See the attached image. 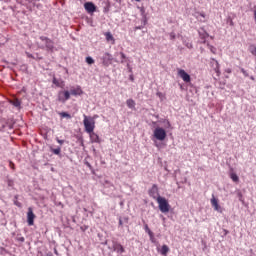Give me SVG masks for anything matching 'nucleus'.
I'll return each mask as SVG.
<instances>
[{"mask_svg": "<svg viewBox=\"0 0 256 256\" xmlns=\"http://www.w3.org/2000/svg\"><path fill=\"white\" fill-rule=\"evenodd\" d=\"M83 125L86 133H93L95 131V117L83 115Z\"/></svg>", "mask_w": 256, "mask_h": 256, "instance_id": "1", "label": "nucleus"}, {"mask_svg": "<svg viewBox=\"0 0 256 256\" xmlns=\"http://www.w3.org/2000/svg\"><path fill=\"white\" fill-rule=\"evenodd\" d=\"M156 201L158 203V207L161 213H169L171 205H169V201H167L165 197L158 196L156 198Z\"/></svg>", "mask_w": 256, "mask_h": 256, "instance_id": "2", "label": "nucleus"}, {"mask_svg": "<svg viewBox=\"0 0 256 256\" xmlns=\"http://www.w3.org/2000/svg\"><path fill=\"white\" fill-rule=\"evenodd\" d=\"M154 137L158 141H165V139L167 138V132L165 131V129L158 127L154 130Z\"/></svg>", "mask_w": 256, "mask_h": 256, "instance_id": "3", "label": "nucleus"}, {"mask_svg": "<svg viewBox=\"0 0 256 256\" xmlns=\"http://www.w3.org/2000/svg\"><path fill=\"white\" fill-rule=\"evenodd\" d=\"M71 99V93L69 90H62L58 92V101L60 103H65Z\"/></svg>", "mask_w": 256, "mask_h": 256, "instance_id": "4", "label": "nucleus"}, {"mask_svg": "<svg viewBox=\"0 0 256 256\" xmlns=\"http://www.w3.org/2000/svg\"><path fill=\"white\" fill-rule=\"evenodd\" d=\"M40 40L45 43V48L47 51H53L55 49V43L48 37L40 36Z\"/></svg>", "mask_w": 256, "mask_h": 256, "instance_id": "5", "label": "nucleus"}, {"mask_svg": "<svg viewBox=\"0 0 256 256\" xmlns=\"http://www.w3.org/2000/svg\"><path fill=\"white\" fill-rule=\"evenodd\" d=\"M101 61L104 67H109L113 63V56L109 52H106L101 57Z\"/></svg>", "mask_w": 256, "mask_h": 256, "instance_id": "6", "label": "nucleus"}, {"mask_svg": "<svg viewBox=\"0 0 256 256\" xmlns=\"http://www.w3.org/2000/svg\"><path fill=\"white\" fill-rule=\"evenodd\" d=\"M178 77L184 81V83H191V76L186 73L185 70L178 68Z\"/></svg>", "mask_w": 256, "mask_h": 256, "instance_id": "7", "label": "nucleus"}, {"mask_svg": "<svg viewBox=\"0 0 256 256\" xmlns=\"http://www.w3.org/2000/svg\"><path fill=\"white\" fill-rule=\"evenodd\" d=\"M35 213H33V208L29 207L27 212V223L31 227L35 225Z\"/></svg>", "mask_w": 256, "mask_h": 256, "instance_id": "8", "label": "nucleus"}, {"mask_svg": "<svg viewBox=\"0 0 256 256\" xmlns=\"http://www.w3.org/2000/svg\"><path fill=\"white\" fill-rule=\"evenodd\" d=\"M148 193L150 197L154 198L157 201V197H159V188L157 187V184H153Z\"/></svg>", "mask_w": 256, "mask_h": 256, "instance_id": "9", "label": "nucleus"}, {"mask_svg": "<svg viewBox=\"0 0 256 256\" xmlns=\"http://www.w3.org/2000/svg\"><path fill=\"white\" fill-rule=\"evenodd\" d=\"M84 9L87 13H95L97 11V6L93 2H86L84 4Z\"/></svg>", "mask_w": 256, "mask_h": 256, "instance_id": "10", "label": "nucleus"}, {"mask_svg": "<svg viewBox=\"0 0 256 256\" xmlns=\"http://www.w3.org/2000/svg\"><path fill=\"white\" fill-rule=\"evenodd\" d=\"M70 95H74V97H77V95H81L83 93V90L81 89V86L72 87L70 89Z\"/></svg>", "mask_w": 256, "mask_h": 256, "instance_id": "11", "label": "nucleus"}, {"mask_svg": "<svg viewBox=\"0 0 256 256\" xmlns=\"http://www.w3.org/2000/svg\"><path fill=\"white\" fill-rule=\"evenodd\" d=\"M88 134L90 135L91 143H101V138L99 137V135H97V133L91 132Z\"/></svg>", "mask_w": 256, "mask_h": 256, "instance_id": "12", "label": "nucleus"}, {"mask_svg": "<svg viewBox=\"0 0 256 256\" xmlns=\"http://www.w3.org/2000/svg\"><path fill=\"white\" fill-rule=\"evenodd\" d=\"M211 205L214 208V211H221V206H219V201L215 196L212 197L211 199Z\"/></svg>", "mask_w": 256, "mask_h": 256, "instance_id": "13", "label": "nucleus"}, {"mask_svg": "<svg viewBox=\"0 0 256 256\" xmlns=\"http://www.w3.org/2000/svg\"><path fill=\"white\" fill-rule=\"evenodd\" d=\"M211 205L214 208V211H221V206H219V201L215 196L212 197L211 199Z\"/></svg>", "mask_w": 256, "mask_h": 256, "instance_id": "14", "label": "nucleus"}, {"mask_svg": "<svg viewBox=\"0 0 256 256\" xmlns=\"http://www.w3.org/2000/svg\"><path fill=\"white\" fill-rule=\"evenodd\" d=\"M10 105H13V107H16V109H21V102L18 98H12L9 100Z\"/></svg>", "mask_w": 256, "mask_h": 256, "instance_id": "15", "label": "nucleus"}, {"mask_svg": "<svg viewBox=\"0 0 256 256\" xmlns=\"http://www.w3.org/2000/svg\"><path fill=\"white\" fill-rule=\"evenodd\" d=\"M114 251H116V253H124L125 252V248L123 247V245L116 243L114 244Z\"/></svg>", "mask_w": 256, "mask_h": 256, "instance_id": "16", "label": "nucleus"}, {"mask_svg": "<svg viewBox=\"0 0 256 256\" xmlns=\"http://www.w3.org/2000/svg\"><path fill=\"white\" fill-rule=\"evenodd\" d=\"M126 105L129 109H135V100L133 99H128L126 101Z\"/></svg>", "mask_w": 256, "mask_h": 256, "instance_id": "17", "label": "nucleus"}, {"mask_svg": "<svg viewBox=\"0 0 256 256\" xmlns=\"http://www.w3.org/2000/svg\"><path fill=\"white\" fill-rule=\"evenodd\" d=\"M161 255H167L169 253V246L163 245L160 250Z\"/></svg>", "mask_w": 256, "mask_h": 256, "instance_id": "18", "label": "nucleus"}, {"mask_svg": "<svg viewBox=\"0 0 256 256\" xmlns=\"http://www.w3.org/2000/svg\"><path fill=\"white\" fill-rule=\"evenodd\" d=\"M52 83L54 84V85H56V87H64V83L63 82H59V80H57V78H53V80H52Z\"/></svg>", "mask_w": 256, "mask_h": 256, "instance_id": "19", "label": "nucleus"}, {"mask_svg": "<svg viewBox=\"0 0 256 256\" xmlns=\"http://www.w3.org/2000/svg\"><path fill=\"white\" fill-rule=\"evenodd\" d=\"M106 41H115V38L113 37V34L111 32L105 33Z\"/></svg>", "mask_w": 256, "mask_h": 256, "instance_id": "20", "label": "nucleus"}, {"mask_svg": "<svg viewBox=\"0 0 256 256\" xmlns=\"http://www.w3.org/2000/svg\"><path fill=\"white\" fill-rule=\"evenodd\" d=\"M59 115L62 118L71 119V114H69L67 112H60Z\"/></svg>", "mask_w": 256, "mask_h": 256, "instance_id": "21", "label": "nucleus"}, {"mask_svg": "<svg viewBox=\"0 0 256 256\" xmlns=\"http://www.w3.org/2000/svg\"><path fill=\"white\" fill-rule=\"evenodd\" d=\"M230 179H232V181H234V183H238V181H239V176H237V174H235V173H232V174L230 175Z\"/></svg>", "mask_w": 256, "mask_h": 256, "instance_id": "22", "label": "nucleus"}, {"mask_svg": "<svg viewBox=\"0 0 256 256\" xmlns=\"http://www.w3.org/2000/svg\"><path fill=\"white\" fill-rule=\"evenodd\" d=\"M216 67L214 68L215 73H217V76L221 75V71L219 70V62L215 61Z\"/></svg>", "mask_w": 256, "mask_h": 256, "instance_id": "23", "label": "nucleus"}, {"mask_svg": "<svg viewBox=\"0 0 256 256\" xmlns=\"http://www.w3.org/2000/svg\"><path fill=\"white\" fill-rule=\"evenodd\" d=\"M86 63L88 65H93V63H95V60L93 58H91V56L86 57Z\"/></svg>", "mask_w": 256, "mask_h": 256, "instance_id": "24", "label": "nucleus"}, {"mask_svg": "<svg viewBox=\"0 0 256 256\" xmlns=\"http://www.w3.org/2000/svg\"><path fill=\"white\" fill-rule=\"evenodd\" d=\"M199 35H200L201 39H204V43H205V39H207V37H209V34L207 32H204V33L199 32Z\"/></svg>", "mask_w": 256, "mask_h": 256, "instance_id": "25", "label": "nucleus"}, {"mask_svg": "<svg viewBox=\"0 0 256 256\" xmlns=\"http://www.w3.org/2000/svg\"><path fill=\"white\" fill-rule=\"evenodd\" d=\"M52 153H54V155H61V149L60 148L52 149Z\"/></svg>", "mask_w": 256, "mask_h": 256, "instance_id": "26", "label": "nucleus"}, {"mask_svg": "<svg viewBox=\"0 0 256 256\" xmlns=\"http://www.w3.org/2000/svg\"><path fill=\"white\" fill-rule=\"evenodd\" d=\"M148 235H149V237H150V241H154V239H155V236H154V234H153V231H151V230H148Z\"/></svg>", "mask_w": 256, "mask_h": 256, "instance_id": "27", "label": "nucleus"}, {"mask_svg": "<svg viewBox=\"0 0 256 256\" xmlns=\"http://www.w3.org/2000/svg\"><path fill=\"white\" fill-rule=\"evenodd\" d=\"M148 235H149V237H150V241H154V239H155V236H154V234H153V231H151V230H148Z\"/></svg>", "mask_w": 256, "mask_h": 256, "instance_id": "28", "label": "nucleus"}, {"mask_svg": "<svg viewBox=\"0 0 256 256\" xmlns=\"http://www.w3.org/2000/svg\"><path fill=\"white\" fill-rule=\"evenodd\" d=\"M9 167L12 169V171H15V163H13V161L9 162Z\"/></svg>", "mask_w": 256, "mask_h": 256, "instance_id": "29", "label": "nucleus"}, {"mask_svg": "<svg viewBox=\"0 0 256 256\" xmlns=\"http://www.w3.org/2000/svg\"><path fill=\"white\" fill-rule=\"evenodd\" d=\"M241 73H243L245 77H249V73H247L244 68H241Z\"/></svg>", "mask_w": 256, "mask_h": 256, "instance_id": "30", "label": "nucleus"}, {"mask_svg": "<svg viewBox=\"0 0 256 256\" xmlns=\"http://www.w3.org/2000/svg\"><path fill=\"white\" fill-rule=\"evenodd\" d=\"M175 38H176L175 32H171L170 39L173 41V40H175Z\"/></svg>", "mask_w": 256, "mask_h": 256, "instance_id": "31", "label": "nucleus"}, {"mask_svg": "<svg viewBox=\"0 0 256 256\" xmlns=\"http://www.w3.org/2000/svg\"><path fill=\"white\" fill-rule=\"evenodd\" d=\"M56 141L59 145H63V143H65V140H60L59 138H57Z\"/></svg>", "mask_w": 256, "mask_h": 256, "instance_id": "32", "label": "nucleus"}, {"mask_svg": "<svg viewBox=\"0 0 256 256\" xmlns=\"http://www.w3.org/2000/svg\"><path fill=\"white\" fill-rule=\"evenodd\" d=\"M238 197L240 201H243V194L241 192L238 193Z\"/></svg>", "mask_w": 256, "mask_h": 256, "instance_id": "33", "label": "nucleus"}, {"mask_svg": "<svg viewBox=\"0 0 256 256\" xmlns=\"http://www.w3.org/2000/svg\"><path fill=\"white\" fill-rule=\"evenodd\" d=\"M120 55H121V58H122V59H127V56L125 55V53L120 52Z\"/></svg>", "mask_w": 256, "mask_h": 256, "instance_id": "34", "label": "nucleus"}, {"mask_svg": "<svg viewBox=\"0 0 256 256\" xmlns=\"http://www.w3.org/2000/svg\"><path fill=\"white\" fill-rule=\"evenodd\" d=\"M145 231L146 233H148L149 231H151V229H149V225L145 224Z\"/></svg>", "mask_w": 256, "mask_h": 256, "instance_id": "35", "label": "nucleus"}, {"mask_svg": "<svg viewBox=\"0 0 256 256\" xmlns=\"http://www.w3.org/2000/svg\"><path fill=\"white\" fill-rule=\"evenodd\" d=\"M210 50H211L212 53H215V47L210 46Z\"/></svg>", "mask_w": 256, "mask_h": 256, "instance_id": "36", "label": "nucleus"}, {"mask_svg": "<svg viewBox=\"0 0 256 256\" xmlns=\"http://www.w3.org/2000/svg\"><path fill=\"white\" fill-rule=\"evenodd\" d=\"M167 127H168V128L171 127V122L167 121Z\"/></svg>", "mask_w": 256, "mask_h": 256, "instance_id": "37", "label": "nucleus"}, {"mask_svg": "<svg viewBox=\"0 0 256 256\" xmlns=\"http://www.w3.org/2000/svg\"><path fill=\"white\" fill-rule=\"evenodd\" d=\"M19 241H21L23 243V241H25L24 237L19 238Z\"/></svg>", "mask_w": 256, "mask_h": 256, "instance_id": "38", "label": "nucleus"}, {"mask_svg": "<svg viewBox=\"0 0 256 256\" xmlns=\"http://www.w3.org/2000/svg\"><path fill=\"white\" fill-rule=\"evenodd\" d=\"M54 253L55 255H59V252L57 251V249H54Z\"/></svg>", "mask_w": 256, "mask_h": 256, "instance_id": "39", "label": "nucleus"}, {"mask_svg": "<svg viewBox=\"0 0 256 256\" xmlns=\"http://www.w3.org/2000/svg\"><path fill=\"white\" fill-rule=\"evenodd\" d=\"M119 225H123V220H119Z\"/></svg>", "mask_w": 256, "mask_h": 256, "instance_id": "40", "label": "nucleus"}, {"mask_svg": "<svg viewBox=\"0 0 256 256\" xmlns=\"http://www.w3.org/2000/svg\"><path fill=\"white\" fill-rule=\"evenodd\" d=\"M200 16L205 18V14L204 13H200Z\"/></svg>", "mask_w": 256, "mask_h": 256, "instance_id": "41", "label": "nucleus"}, {"mask_svg": "<svg viewBox=\"0 0 256 256\" xmlns=\"http://www.w3.org/2000/svg\"><path fill=\"white\" fill-rule=\"evenodd\" d=\"M157 95H158V97H161V92H158Z\"/></svg>", "mask_w": 256, "mask_h": 256, "instance_id": "42", "label": "nucleus"}, {"mask_svg": "<svg viewBox=\"0 0 256 256\" xmlns=\"http://www.w3.org/2000/svg\"><path fill=\"white\" fill-rule=\"evenodd\" d=\"M130 80L134 81V78H133V76H130Z\"/></svg>", "mask_w": 256, "mask_h": 256, "instance_id": "43", "label": "nucleus"}, {"mask_svg": "<svg viewBox=\"0 0 256 256\" xmlns=\"http://www.w3.org/2000/svg\"><path fill=\"white\" fill-rule=\"evenodd\" d=\"M252 81H255V78L252 76L251 78H250Z\"/></svg>", "mask_w": 256, "mask_h": 256, "instance_id": "44", "label": "nucleus"}, {"mask_svg": "<svg viewBox=\"0 0 256 256\" xmlns=\"http://www.w3.org/2000/svg\"><path fill=\"white\" fill-rule=\"evenodd\" d=\"M121 63H125V61L121 60Z\"/></svg>", "mask_w": 256, "mask_h": 256, "instance_id": "45", "label": "nucleus"}, {"mask_svg": "<svg viewBox=\"0 0 256 256\" xmlns=\"http://www.w3.org/2000/svg\"><path fill=\"white\" fill-rule=\"evenodd\" d=\"M88 167H91V164H88Z\"/></svg>", "mask_w": 256, "mask_h": 256, "instance_id": "46", "label": "nucleus"}, {"mask_svg": "<svg viewBox=\"0 0 256 256\" xmlns=\"http://www.w3.org/2000/svg\"><path fill=\"white\" fill-rule=\"evenodd\" d=\"M29 57H33V55H29Z\"/></svg>", "mask_w": 256, "mask_h": 256, "instance_id": "47", "label": "nucleus"}]
</instances>
